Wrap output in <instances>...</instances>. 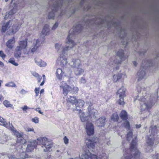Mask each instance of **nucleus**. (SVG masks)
<instances>
[{"mask_svg": "<svg viewBox=\"0 0 159 159\" xmlns=\"http://www.w3.org/2000/svg\"><path fill=\"white\" fill-rule=\"evenodd\" d=\"M39 88H36L34 90V92L36 94V96H38V94L39 93Z\"/></svg>", "mask_w": 159, "mask_h": 159, "instance_id": "47", "label": "nucleus"}, {"mask_svg": "<svg viewBox=\"0 0 159 159\" xmlns=\"http://www.w3.org/2000/svg\"><path fill=\"white\" fill-rule=\"evenodd\" d=\"M27 40L20 41L19 43V45L16 47L23 51L24 54H28L30 51V49L27 48Z\"/></svg>", "mask_w": 159, "mask_h": 159, "instance_id": "12", "label": "nucleus"}, {"mask_svg": "<svg viewBox=\"0 0 159 159\" xmlns=\"http://www.w3.org/2000/svg\"><path fill=\"white\" fill-rule=\"evenodd\" d=\"M141 125L140 124L137 125H136V128H139L141 127Z\"/></svg>", "mask_w": 159, "mask_h": 159, "instance_id": "57", "label": "nucleus"}, {"mask_svg": "<svg viewBox=\"0 0 159 159\" xmlns=\"http://www.w3.org/2000/svg\"><path fill=\"white\" fill-rule=\"evenodd\" d=\"M6 56L2 51H0V57H1L3 59L5 58Z\"/></svg>", "mask_w": 159, "mask_h": 159, "instance_id": "45", "label": "nucleus"}, {"mask_svg": "<svg viewBox=\"0 0 159 159\" xmlns=\"http://www.w3.org/2000/svg\"><path fill=\"white\" fill-rule=\"evenodd\" d=\"M123 126L125 128L129 130L127 136V139L128 140H130L132 137V132L130 130V126L129 122L128 121H126L123 123Z\"/></svg>", "mask_w": 159, "mask_h": 159, "instance_id": "15", "label": "nucleus"}, {"mask_svg": "<svg viewBox=\"0 0 159 159\" xmlns=\"http://www.w3.org/2000/svg\"><path fill=\"white\" fill-rule=\"evenodd\" d=\"M34 143L35 144L42 145V147L45 148H43L44 152L49 151L50 149L52 147V145L51 143L49 142L48 139L46 137H39L36 140H34Z\"/></svg>", "mask_w": 159, "mask_h": 159, "instance_id": "8", "label": "nucleus"}, {"mask_svg": "<svg viewBox=\"0 0 159 159\" xmlns=\"http://www.w3.org/2000/svg\"><path fill=\"white\" fill-rule=\"evenodd\" d=\"M84 72V70L80 67H77L74 70V73L75 75L79 76L82 74Z\"/></svg>", "mask_w": 159, "mask_h": 159, "instance_id": "32", "label": "nucleus"}, {"mask_svg": "<svg viewBox=\"0 0 159 159\" xmlns=\"http://www.w3.org/2000/svg\"><path fill=\"white\" fill-rule=\"evenodd\" d=\"M22 50L20 49L19 48H16L15 52V57L18 59L20 57Z\"/></svg>", "mask_w": 159, "mask_h": 159, "instance_id": "33", "label": "nucleus"}, {"mask_svg": "<svg viewBox=\"0 0 159 159\" xmlns=\"http://www.w3.org/2000/svg\"><path fill=\"white\" fill-rule=\"evenodd\" d=\"M4 99V98L2 96V95H0V100H1L2 99Z\"/></svg>", "mask_w": 159, "mask_h": 159, "instance_id": "62", "label": "nucleus"}, {"mask_svg": "<svg viewBox=\"0 0 159 159\" xmlns=\"http://www.w3.org/2000/svg\"><path fill=\"white\" fill-rule=\"evenodd\" d=\"M64 74V72L60 68L57 69L56 72V76L57 78L60 80H61Z\"/></svg>", "mask_w": 159, "mask_h": 159, "instance_id": "23", "label": "nucleus"}, {"mask_svg": "<svg viewBox=\"0 0 159 159\" xmlns=\"http://www.w3.org/2000/svg\"><path fill=\"white\" fill-rule=\"evenodd\" d=\"M43 80H44L45 81V75H43Z\"/></svg>", "mask_w": 159, "mask_h": 159, "instance_id": "64", "label": "nucleus"}, {"mask_svg": "<svg viewBox=\"0 0 159 159\" xmlns=\"http://www.w3.org/2000/svg\"><path fill=\"white\" fill-rule=\"evenodd\" d=\"M120 116L123 120H126L128 119V114L126 111L125 110H123L121 111Z\"/></svg>", "mask_w": 159, "mask_h": 159, "instance_id": "31", "label": "nucleus"}, {"mask_svg": "<svg viewBox=\"0 0 159 159\" xmlns=\"http://www.w3.org/2000/svg\"><path fill=\"white\" fill-rule=\"evenodd\" d=\"M36 146V145L34 143L33 140V142H31L27 145L26 149L27 152H32Z\"/></svg>", "mask_w": 159, "mask_h": 159, "instance_id": "27", "label": "nucleus"}, {"mask_svg": "<svg viewBox=\"0 0 159 159\" xmlns=\"http://www.w3.org/2000/svg\"><path fill=\"white\" fill-rule=\"evenodd\" d=\"M35 61L36 64L40 67H45L47 65L46 63L41 59H35Z\"/></svg>", "mask_w": 159, "mask_h": 159, "instance_id": "30", "label": "nucleus"}, {"mask_svg": "<svg viewBox=\"0 0 159 159\" xmlns=\"http://www.w3.org/2000/svg\"><path fill=\"white\" fill-rule=\"evenodd\" d=\"M66 55V54L61 53L57 58V62L62 66L66 65L68 63Z\"/></svg>", "mask_w": 159, "mask_h": 159, "instance_id": "14", "label": "nucleus"}, {"mask_svg": "<svg viewBox=\"0 0 159 159\" xmlns=\"http://www.w3.org/2000/svg\"><path fill=\"white\" fill-rule=\"evenodd\" d=\"M39 109H40L39 108H37L35 109V110L36 111H38L39 113L43 115V112H41V111L39 110Z\"/></svg>", "mask_w": 159, "mask_h": 159, "instance_id": "53", "label": "nucleus"}, {"mask_svg": "<svg viewBox=\"0 0 159 159\" xmlns=\"http://www.w3.org/2000/svg\"><path fill=\"white\" fill-rule=\"evenodd\" d=\"M44 92V89H42L40 91V94H42Z\"/></svg>", "mask_w": 159, "mask_h": 159, "instance_id": "60", "label": "nucleus"}, {"mask_svg": "<svg viewBox=\"0 0 159 159\" xmlns=\"http://www.w3.org/2000/svg\"><path fill=\"white\" fill-rule=\"evenodd\" d=\"M64 142L66 144H68L69 142V139L65 136L63 138Z\"/></svg>", "mask_w": 159, "mask_h": 159, "instance_id": "49", "label": "nucleus"}, {"mask_svg": "<svg viewBox=\"0 0 159 159\" xmlns=\"http://www.w3.org/2000/svg\"><path fill=\"white\" fill-rule=\"evenodd\" d=\"M70 64L72 67L77 68L80 65L81 61L78 59L73 60Z\"/></svg>", "mask_w": 159, "mask_h": 159, "instance_id": "26", "label": "nucleus"}, {"mask_svg": "<svg viewBox=\"0 0 159 159\" xmlns=\"http://www.w3.org/2000/svg\"><path fill=\"white\" fill-rule=\"evenodd\" d=\"M0 122L2 123V124L3 125L6 127H7V124L6 122L1 117H0Z\"/></svg>", "mask_w": 159, "mask_h": 159, "instance_id": "41", "label": "nucleus"}, {"mask_svg": "<svg viewBox=\"0 0 159 159\" xmlns=\"http://www.w3.org/2000/svg\"><path fill=\"white\" fill-rule=\"evenodd\" d=\"M33 47L31 49V51L32 52H35L39 47L40 45V40L38 39H34L33 43Z\"/></svg>", "mask_w": 159, "mask_h": 159, "instance_id": "21", "label": "nucleus"}, {"mask_svg": "<svg viewBox=\"0 0 159 159\" xmlns=\"http://www.w3.org/2000/svg\"><path fill=\"white\" fill-rule=\"evenodd\" d=\"M82 29V25L79 24L75 26V29H71L67 38L68 41L66 43L65 47L63 48L61 44L56 43L55 47L57 51L59 52H61V53L66 54L69 50V48H71L76 45V43L71 39L74 37V35L76 32H80Z\"/></svg>", "mask_w": 159, "mask_h": 159, "instance_id": "1", "label": "nucleus"}, {"mask_svg": "<svg viewBox=\"0 0 159 159\" xmlns=\"http://www.w3.org/2000/svg\"><path fill=\"white\" fill-rule=\"evenodd\" d=\"M99 156L97 157L94 154H92L89 152V150H86L83 152L82 154H80V157L81 159H107L108 156L105 153L102 155L99 154Z\"/></svg>", "mask_w": 159, "mask_h": 159, "instance_id": "6", "label": "nucleus"}, {"mask_svg": "<svg viewBox=\"0 0 159 159\" xmlns=\"http://www.w3.org/2000/svg\"><path fill=\"white\" fill-rule=\"evenodd\" d=\"M117 55L120 57V61H117V59H115L113 62L116 64H119L121 63V61H122L125 60L127 57L125 55L124 53V50L122 49H120L117 53Z\"/></svg>", "mask_w": 159, "mask_h": 159, "instance_id": "13", "label": "nucleus"}, {"mask_svg": "<svg viewBox=\"0 0 159 159\" xmlns=\"http://www.w3.org/2000/svg\"><path fill=\"white\" fill-rule=\"evenodd\" d=\"M58 26V24L57 22H56L54 24V25H53V26L52 27V30H55L57 27Z\"/></svg>", "mask_w": 159, "mask_h": 159, "instance_id": "50", "label": "nucleus"}, {"mask_svg": "<svg viewBox=\"0 0 159 159\" xmlns=\"http://www.w3.org/2000/svg\"><path fill=\"white\" fill-rule=\"evenodd\" d=\"M5 86L8 87H16V85L13 82H11L5 84Z\"/></svg>", "mask_w": 159, "mask_h": 159, "instance_id": "38", "label": "nucleus"}, {"mask_svg": "<svg viewBox=\"0 0 159 159\" xmlns=\"http://www.w3.org/2000/svg\"><path fill=\"white\" fill-rule=\"evenodd\" d=\"M15 135L17 137V139L19 137H20L22 136V134L18 132L16 130L14 131V132Z\"/></svg>", "mask_w": 159, "mask_h": 159, "instance_id": "44", "label": "nucleus"}, {"mask_svg": "<svg viewBox=\"0 0 159 159\" xmlns=\"http://www.w3.org/2000/svg\"><path fill=\"white\" fill-rule=\"evenodd\" d=\"M113 77L114 81L116 82L122 77V75L121 74L115 75H114Z\"/></svg>", "mask_w": 159, "mask_h": 159, "instance_id": "34", "label": "nucleus"}, {"mask_svg": "<svg viewBox=\"0 0 159 159\" xmlns=\"http://www.w3.org/2000/svg\"><path fill=\"white\" fill-rule=\"evenodd\" d=\"M38 81L39 82L41 80V79H42V77H40V78L39 77H38Z\"/></svg>", "mask_w": 159, "mask_h": 159, "instance_id": "63", "label": "nucleus"}, {"mask_svg": "<svg viewBox=\"0 0 159 159\" xmlns=\"http://www.w3.org/2000/svg\"><path fill=\"white\" fill-rule=\"evenodd\" d=\"M151 134L148 135L146 137V143L148 146L146 148V150L148 151V149H151L152 147L154 144V140H155L154 136L157 132V130L156 126H152L151 127L150 130Z\"/></svg>", "mask_w": 159, "mask_h": 159, "instance_id": "7", "label": "nucleus"}, {"mask_svg": "<svg viewBox=\"0 0 159 159\" xmlns=\"http://www.w3.org/2000/svg\"><path fill=\"white\" fill-rule=\"evenodd\" d=\"M27 131L28 132L33 131L34 132V133H35V132H34V129L33 128H28L27 129Z\"/></svg>", "mask_w": 159, "mask_h": 159, "instance_id": "51", "label": "nucleus"}, {"mask_svg": "<svg viewBox=\"0 0 159 159\" xmlns=\"http://www.w3.org/2000/svg\"><path fill=\"white\" fill-rule=\"evenodd\" d=\"M0 66L2 67H3L4 66V64L0 61Z\"/></svg>", "mask_w": 159, "mask_h": 159, "instance_id": "58", "label": "nucleus"}, {"mask_svg": "<svg viewBox=\"0 0 159 159\" xmlns=\"http://www.w3.org/2000/svg\"><path fill=\"white\" fill-rule=\"evenodd\" d=\"M78 100L76 97L74 96H70L69 97H68L67 99V103H71L73 106H74V105H75V104L77 103Z\"/></svg>", "mask_w": 159, "mask_h": 159, "instance_id": "24", "label": "nucleus"}, {"mask_svg": "<svg viewBox=\"0 0 159 159\" xmlns=\"http://www.w3.org/2000/svg\"><path fill=\"white\" fill-rule=\"evenodd\" d=\"M151 62L148 60L144 61H142V66H141L140 70L137 74L139 79H141L145 77V70L146 69V67L151 66Z\"/></svg>", "mask_w": 159, "mask_h": 159, "instance_id": "10", "label": "nucleus"}, {"mask_svg": "<svg viewBox=\"0 0 159 159\" xmlns=\"http://www.w3.org/2000/svg\"><path fill=\"white\" fill-rule=\"evenodd\" d=\"M137 142L136 138L134 139L131 143L130 149H125L124 157L121 159H139L140 152L136 148Z\"/></svg>", "mask_w": 159, "mask_h": 159, "instance_id": "2", "label": "nucleus"}, {"mask_svg": "<svg viewBox=\"0 0 159 159\" xmlns=\"http://www.w3.org/2000/svg\"><path fill=\"white\" fill-rule=\"evenodd\" d=\"M16 12V10L14 8L11 10L5 16V18H8L9 16H11V15H13V14L15 13Z\"/></svg>", "mask_w": 159, "mask_h": 159, "instance_id": "36", "label": "nucleus"}, {"mask_svg": "<svg viewBox=\"0 0 159 159\" xmlns=\"http://www.w3.org/2000/svg\"><path fill=\"white\" fill-rule=\"evenodd\" d=\"M32 121L35 123H38L39 121V118L37 117H35L32 119Z\"/></svg>", "mask_w": 159, "mask_h": 159, "instance_id": "46", "label": "nucleus"}, {"mask_svg": "<svg viewBox=\"0 0 159 159\" xmlns=\"http://www.w3.org/2000/svg\"><path fill=\"white\" fill-rule=\"evenodd\" d=\"M49 26L48 25H45L43 27L42 31V34L45 36L48 35L49 34Z\"/></svg>", "mask_w": 159, "mask_h": 159, "instance_id": "28", "label": "nucleus"}, {"mask_svg": "<svg viewBox=\"0 0 159 159\" xmlns=\"http://www.w3.org/2000/svg\"><path fill=\"white\" fill-rule=\"evenodd\" d=\"M111 119L113 121H117L119 119V117L117 113H114L111 116Z\"/></svg>", "mask_w": 159, "mask_h": 159, "instance_id": "35", "label": "nucleus"}, {"mask_svg": "<svg viewBox=\"0 0 159 159\" xmlns=\"http://www.w3.org/2000/svg\"><path fill=\"white\" fill-rule=\"evenodd\" d=\"M9 159H19V158L13 156H11L9 158Z\"/></svg>", "mask_w": 159, "mask_h": 159, "instance_id": "54", "label": "nucleus"}, {"mask_svg": "<svg viewBox=\"0 0 159 159\" xmlns=\"http://www.w3.org/2000/svg\"><path fill=\"white\" fill-rule=\"evenodd\" d=\"M22 145H19L18 148V149H17L18 152H19L17 154V156L19 157L20 158L23 159L28 158V155L26 154L22 149Z\"/></svg>", "mask_w": 159, "mask_h": 159, "instance_id": "17", "label": "nucleus"}, {"mask_svg": "<svg viewBox=\"0 0 159 159\" xmlns=\"http://www.w3.org/2000/svg\"><path fill=\"white\" fill-rule=\"evenodd\" d=\"M79 116L81 121L84 122L88 120H94L98 116V112L90 106H89L86 112H82V110H79Z\"/></svg>", "mask_w": 159, "mask_h": 159, "instance_id": "3", "label": "nucleus"}, {"mask_svg": "<svg viewBox=\"0 0 159 159\" xmlns=\"http://www.w3.org/2000/svg\"><path fill=\"white\" fill-rule=\"evenodd\" d=\"M11 139L9 136L6 135L4 133L2 132L0 134V143L4 144L6 143L8 140Z\"/></svg>", "mask_w": 159, "mask_h": 159, "instance_id": "18", "label": "nucleus"}, {"mask_svg": "<svg viewBox=\"0 0 159 159\" xmlns=\"http://www.w3.org/2000/svg\"><path fill=\"white\" fill-rule=\"evenodd\" d=\"M33 75L34 76L36 77H39V75H38V74L36 72L34 73L33 74Z\"/></svg>", "mask_w": 159, "mask_h": 159, "instance_id": "55", "label": "nucleus"}, {"mask_svg": "<svg viewBox=\"0 0 159 159\" xmlns=\"http://www.w3.org/2000/svg\"><path fill=\"white\" fill-rule=\"evenodd\" d=\"M8 62L14 65L15 66H18V64L16 62L14 58H11L10 59Z\"/></svg>", "mask_w": 159, "mask_h": 159, "instance_id": "40", "label": "nucleus"}, {"mask_svg": "<svg viewBox=\"0 0 159 159\" xmlns=\"http://www.w3.org/2000/svg\"><path fill=\"white\" fill-rule=\"evenodd\" d=\"M80 82L83 84H85L86 83V81L84 77H82L80 80Z\"/></svg>", "mask_w": 159, "mask_h": 159, "instance_id": "48", "label": "nucleus"}, {"mask_svg": "<svg viewBox=\"0 0 159 159\" xmlns=\"http://www.w3.org/2000/svg\"><path fill=\"white\" fill-rule=\"evenodd\" d=\"M44 82H45V81L44 80H43V81L41 82V83L40 84V85L41 86H43L44 83Z\"/></svg>", "mask_w": 159, "mask_h": 159, "instance_id": "59", "label": "nucleus"}, {"mask_svg": "<svg viewBox=\"0 0 159 159\" xmlns=\"http://www.w3.org/2000/svg\"><path fill=\"white\" fill-rule=\"evenodd\" d=\"M126 89L124 87H121L117 92V95L119 97H125Z\"/></svg>", "mask_w": 159, "mask_h": 159, "instance_id": "29", "label": "nucleus"}, {"mask_svg": "<svg viewBox=\"0 0 159 159\" xmlns=\"http://www.w3.org/2000/svg\"><path fill=\"white\" fill-rule=\"evenodd\" d=\"M106 118L104 117H101L96 120L95 125L98 126L102 127L104 125L106 122Z\"/></svg>", "mask_w": 159, "mask_h": 159, "instance_id": "20", "label": "nucleus"}, {"mask_svg": "<svg viewBox=\"0 0 159 159\" xmlns=\"http://www.w3.org/2000/svg\"><path fill=\"white\" fill-rule=\"evenodd\" d=\"M61 3L58 1L56 2L53 5L50 7L52 11L49 12L48 15V18L49 19H54L55 15H56V13H59V10H61Z\"/></svg>", "mask_w": 159, "mask_h": 159, "instance_id": "9", "label": "nucleus"}, {"mask_svg": "<svg viewBox=\"0 0 159 159\" xmlns=\"http://www.w3.org/2000/svg\"><path fill=\"white\" fill-rule=\"evenodd\" d=\"M86 129L88 135H91L93 134L94 133V126L92 123L90 122H87Z\"/></svg>", "mask_w": 159, "mask_h": 159, "instance_id": "16", "label": "nucleus"}, {"mask_svg": "<svg viewBox=\"0 0 159 159\" xmlns=\"http://www.w3.org/2000/svg\"><path fill=\"white\" fill-rule=\"evenodd\" d=\"M15 42V38L13 37L8 40L6 42V45L8 48L12 49L14 46Z\"/></svg>", "mask_w": 159, "mask_h": 159, "instance_id": "22", "label": "nucleus"}, {"mask_svg": "<svg viewBox=\"0 0 159 159\" xmlns=\"http://www.w3.org/2000/svg\"><path fill=\"white\" fill-rule=\"evenodd\" d=\"M139 100L140 101V109L142 111H146L148 113H149L148 109L151 108L154 104L153 102L148 103L145 97L140 98Z\"/></svg>", "mask_w": 159, "mask_h": 159, "instance_id": "11", "label": "nucleus"}, {"mask_svg": "<svg viewBox=\"0 0 159 159\" xmlns=\"http://www.w3.org/2000/svg\"><path fill=\"white\" fill-rule=\"evenodd\" d=\"M18 30V26L17 24L13 20H10L6 23L2 24L1 29V32L4 33L7 31L8 35L15 34Z\"/></svg>", "mask_w": 159, "mask_h": 159, "instance_id": "4", "label": "nucleus"}, {"mask_svg": "<svg viewBox=\"0 0 159 159\" xmlns=\"http://www.w3.org/2000/svg\"><path fill=\"white\" fill-rule=\"evenodd\" d=\"M84 101L81 99L78 100L77 103L75 104V107L73 108V110L74 111L76 110L79 111V110H81L80 108L82 107L84 105Z\"/></svg>", "mask_w": 159, "mask_h": 159, "instance_id": "19", "label": "nucleus"}, {"mask_svg": "<svg viewBox=\"0 0 159 159\" xmlns=\"http://www.w3.org/2000/svg\"><path fill=\"white\" fill-rule=\"evenodd\" d=\"M153 159H159V153H157L154 156Z\"/></svg>", "mask_w": 159, "mask_h": 159, "instance_id": "52", "label": "nucleus"}, {"mask_svg": "<svg viewBox=\"0 0 159 159\" xmlns=\"http://www.w3.org/2000/svg\"><path fill=\"white\" fill-rule=\"evenodd\" d=\"M28 108V107L26 106H25L24 107H23L22 108V110L23 111H25Z\"/></svg>", "mask_w": 159, "mask_h": 159, "instance_id": "56", "label": "nucleus"}, {"mask_svg": "<svg viewBox=\"0 0 159 159\" xmlns=\"http://www.w3.org/2000/svg\"><path fill=\"white\" fill-rule=\"evenodd\" d=\"M96 142H94L90 139H87L86 141L87 146L88 148L92 149H94L95 146L94 143Z\"/></svg>", "mask_w": 159, "mask_h": 159, "instance_id": "25", "label": "nucleus"}, {"mask_svg": "<svg viewBox=\"0 0 159 159\" xmlns=\"http://www.w3.org/2000/svg\"><path fill=\"white\" fill-rule=\"evenodd\" d=\"M61 89H62V93L65 95L68 93L70 94H75L77 93L79 90L78 87L73 85H69L64 81H62L60 86Z\"/></svg>", "mask_w": 159, "mask_h": 159, "instance_id": "5", "label": "nucleus"}, {"mask_svg": "<svg viewBox=\"0 0 159 159\" xmlns=\"http://www.w3.org/2000/svg\"><path fill=\"white\" fill-rule=\"evenodd\" d=\"M17 143H20L21 144H24L26 142V141L23 137L22 136L17 139Z\"/></svg>", "mask_w": 159, "mask_h": 159, "instance_id": "37", "label": "nucleus"}, {"mask_svg": "<svg viewBox=\"0 0 159 159\" xmlns=\"http://www.w3.org/2000/svg\"><path fill=\"white\" fill-rule=\"evenodd\" d=\"M133 64L135 66H136L137 65V63L135 61H134L133 62Z\"/></svg>", "mask_w": 159, "mask_h": 159, "instance_id": "61", "label": "nucleus"}, {"mask_svg": "<svg viewBox=\"0 0 159 159\" xmlns=\"http://www.w3.org/2000/svg\"><path fill=\"white\" fill-rule=\"evenodd\" d=\"M119 99L118 101V103L119 104L123 105L125 104V102H124V97H119Z\"/></svg>", "mask_w": 159, "mask_h": 159, "instance_id": "43", "label": "nucleus"}, {"mask_svg": "<svg viewBox=\"0 0 159 159\" xmlns=\"http://www.w3.org/2000/svg\"><path fill=\"white\" fill-rule=\"evenodd\" d=\"M0 122L2 123V124L3 125L6 127H7V124L6 122L1 117H0Z\"/></svg>", "mask_w": 159, "mask_h": 159, "instance_id": "42", "label": "nucleus"}, {"mask_svg": "<svg viewBox=\"0 0 159 159\" xmlns=\"http://www.w3.org/2000/svg\"><path fill=\"white\" fill-rule=\"evenodd\" d=\"M3 103L6 107H13L12 105L10 103V102L7 100H5L3 102Z\"/></svg>", "mask_w": 159, "mask_h": 159, "instance_id": "39", "label": "nucleus"}]
</instances>
